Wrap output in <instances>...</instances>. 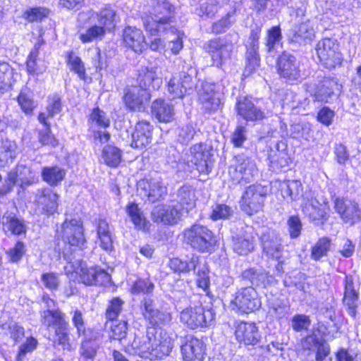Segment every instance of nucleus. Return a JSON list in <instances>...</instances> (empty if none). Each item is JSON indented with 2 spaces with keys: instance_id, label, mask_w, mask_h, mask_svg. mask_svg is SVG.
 <instances>
[{
  "instance_id": "40",
  "label": "nucleus",
  "mask_w": 361,
  "mask_h": 361,
  "mask_svg": "<svg viewBox=\"0 0 361 361\" xmlns=\"http://www.w3.org/2000/svg\"><path fill=\"white\" fill-rule=\"evenodd\" d=\"M269 274L262 268L252 267L244 270L241 274L242 280L250 282L252 286H266Z\"/></svg>"
},
{
  "instance_id": "57",
  "label": "nucleus",
  "mask_w": 361,
  "mask_h": 361,
  "mask_svg": "<svg viewBox=\"0 0 361 361\" xmlns=\"http://www.w3.org/2000/svg\"><path fill=\"white\" fill-rule=\"evenodd\" d=\"M216 12L217 4L216 0H202L200 1L199 7L196 9V13L200 16L212 17Z\"/></svg>"
},
{
  "instance_id": "51",
  "label": "nucleus",
  "mask_w": 361,
  "mask_h": 361,
  "mask_svg": "<svg viewBox=\"0 0 361 361\" xmlns=\"http://www.w3.org/2000/svg\"><path fill=\"white\" fill-rule=\"evenodd\" d=\"M99 25L104 26L108 30L115 27L116 12L111 8L106 7L97 13Z\"/></svg>"
},
{
  "instance_id": "20",
  "label": "nucleus",
  "mask_w": 361,
  "mask_h": 361,
  "mask_svg": "<svg viewBox=\"0 0 361 361\" xmlns=\"http://www.w3.org/2000/svg\"><path fill=\"white\" fill-rule=\"evenodd\" d=\"M141 304L142 307H143L142 314L144 318L152 326L151 329H154V327L162 324H166L171 321V314L166 312L161 311L156 308L154 301L150 298H144L141 302Z\"/></svg>"
},
{
  "instance_id": "63",
  "label": "nucleus",
  "mask_w": 361,
  "mask_h": 361,
  "mask_svg": "<svg viewBox=\"0 0 361 361\" xmlns=\"http://www.w3.org/2000/svg\"><path fill=\"white\" fill-rule=\"evenodd\" d=\"M26 249L24 243L21 241H18L13 247L10 248L6 251V255L11 262H19L23 256L25 254Z\"/></svg>"
},
{
  "instance_id": "33",
  "label": "nucleus",
  "mask_w": 361,
  "mask_h": 361,
  "mask_svg": "<svg viewBox=\"0 0 361 361\" xmlns=\"http://www.w3.org/2000/svg\"><path fill=\"white\" fill-rule=\"evenodd\" d=\"M254 248L255 237L251 228L243 231L233 237V249L236 253L245 255L253 251Z\"/></svg>"
},
{
  "instance_id": "32",
  "label": "nucleus",
  "mask_w": 361,
  "mask_h": 361,
  "mask_svg": "<svg viewBox=\"0 0 361 361\" xmlns=\"http://www.w3.org/2000/svg\"><path fill=\"white\" fill-rule=\"evenodd\" d=\"M281 194L283 198H289L291 201L302 200L305 202V196L311 190H304V187L300 180H284L280 184Z\"/></svg>"
},
{
  "instance_id": "31",
  "label": "nucleus",
  "mask_w": 361,
  "mask_h": 361,
  "mask_svg": "<svg viewBox=\"0 0 361 361\" xmlns=\"http://www.w3.org/2000/svg\"><path fill=\"white\" fill-rule=\"evenodd\" d=\"M181 345V353L185 361H202L204 355L203 343L192 336L186 337Z\"/></svg>"
},
{
  "instance_id": "13",
  "label": "nucleus",
  "mask_w": 361,
  "mask_h": 361,
  "mask_svg": "<svg viewBox=\"0 0 361 361\" xmlns=\"http://www.w3.org/2000/svg\"><path fill=\"white\" fill-rule=\"evenodd\" d=\"M302 202L301 208L303 214L316 226H322L328 219V212L325 205L319 203L314 192H308Z\"/></svg>"
},
{
  "instance_id": "58",
  "label": "nucleus",
  "mask_w": 361,
  "mask_h": 361,
  "mask_svg": "<svg viewBox=\"0 0 361 361\" xmlns=\"http://www.w3.org/2000/svg\"><path fill=\"white\" fill-rule=\"evenodd\" d=\"M109 338L115 340H122L125 338L127 331V322L125 321L113 320L111 325Z\"/></svg>"
},
{
  "instance_id": "28",
  "label": "nucleus",
  "mask_w": 361,
  "mask_h": 361,
  "mask_svg": "<svg viewBox=\"0 0 361 361\" xmlns=\"http://www.w3.org/2000/svg\"><path fill=\"white\" fill-rule=\"evenodd\" d=\"M123 38L126 46L136 53H142L147 47L142 31L135 27H126Z\"/></svg>"
},
{
  "instance_id": "41",
  "label": "nucleus",
  "mask_w": 361,
  "mask_h": 361,
  "mask_svg": "<svg viewBox=\"0 0 361 361\" xmlns=\"http://www.w3.org/2000/svg\"><path fill=\"white\" fill-rule=\"evenodd\" d=\"M176 204L179 208L188 213L195 205V194L189 186H183L177 192Z\"/></svg>"
},
{
  "instance_id": "36",
  "label": "nucleus",
  "mask_w": 361,
  "mask_h": 361,
  "mask_svg": "<svg viewBox=\"0 0 361 361\" xmlns=\"http://www.w3.org/2000/svg\"><path fill=\"white\" fill-rule=\"evenodd\" d=\"M338 86L336 79L324 78L316 86L314 97L318 102H328L334 94V90L338 89Z\"/></svg>"
},
{
  "instance_id": "62",
  "label": "nucleus",
  "mask_w": 361,
  "mask_h": 361,
  "mask_svg": "<svg viewBox=\"0 0 361 361\" xmlns=\"http://www.w3.org/2000/svg\"><path fill=\"white\" fill-rule=\"evenodd\" d=\"M311 324L310 317L305 314H295L291 319V326L295 331L307 330Z\"/></svg>"
},
{
  "instance_id": "26",
  "label": "nucleus",
  "mask_w": 361,
  "mask_h": 361,
  "mask_svg": "<svg viewBox=\"0 0 361 361\" xmlns=\"http://www.w3.org/2000/svg\"><path fill=\"white\" fill-rule=\"evenodd\" d=\"M315 37L313 24L310 20L301 23L295 29L292 30L288 35L289 42L304 45L312 41Z\"/></svg>"
},
{
  "instance_id": "10",
  "label": "nucleus",
  "mask_w": 361,
  "mask_h": 361,
  "mask_svg": "<svg viewBox=\"0 0 361 361\" xmlns=\"http://www.w3.org/2000/svg\"><path fill=\"white\" fill-rule=\"evenodd\" d=\"M195 71L192 68L188 71H182L174 75L168 83V90L173 98H183L195 86L193 75Z\"/></svg>"
},
{
  "instance_id": "60",
  "label": "nucleus",
  "mask_w": 361,
  "mask_h": 361,
  "mask_svg": "<svg viewBox=\"0 0 361 361\" xmlns=\"http://www.w3.org/2000/svg\"><path fill=\"white\" fill-rule=\"evenodd\" d=\"M124 302L119 298H114L109 302L106 311V318L115 320L122 310Z\"/></svg>"
},
{
  "instance_id": "34",
  "label": "nucleus",
  "mask_w": 361,
  "mask_h": 361,
  "mask_svg": "<svg viewBox=\"0 0 361 361\" xmlns=\"http://www.w3.org/2000/svg\"><path fill=\"white\" fill-rule=\"evenodd\" d=\"M237 111L246 121H257L264 118V113L257 109L252 102L247 98H240L237 103Z\"/></svg>"
},
{
  "instance_id": "52",
  "label": "nucleus",
  "mask_w": 361,
  "mask_h": 361,
  "mask_svg": "<svg viewBox=\"0 0 361 361\" xmlns=\"http://www.w3.org/2000/svg\"><path fill=\"white\" fill-rule=\"evenodd\" d=\"M235 12L228 13L224 17L214 23L212 32L216 35L225 32L235 23Z\"/></svg>"
},
{
  "instance_id": "45",
  "label": "nucleus",
  "mask_w": 361,
  "mask_h": 361,
  "mask_svg": "<svg viewBox=\"0 0 361 361\" xmlns=\"http://www.w3.org/2000/svg\"><path fill=\"white\" fill-rule=\"evenodd\" d=\"M123 152L116 146L108 145L105 146L102 152V159L105 164L115 168L121 162Z\"/></svg>"
},
{
  "instance_id": "53",
  "label": "nucleus",
  "mask_w": 361,
  "mask_h": 361,
  "mask_svg": "<svg viewBox=\"0 0 361 361\" xmlns=\"http://www.w3.org/2000/svg\"><path fill=\"white\" fill-rule=\"evenodd\" d=\"M106 30H108L104 26L94 25L89 27L85 33H81L80 39L82 42L87 43L96 39H101L105 35Z\"/></svg>"
},
{
  "instance_id": "16",
  "label": "nucleus",
  "mask_w": 361,
  "mask_h": 361,
  "mask_svg": "<svg viewBox=\"0 0 361 361\" xmlns=\"http://www.w3.org/2000/svg\"><path fill=\"white\" fill-rule=\"evenodd\" d=\"M75 271L79 275L81 281L88 286H102L110 279V276L105 270L97 266L87 267L82 262L75 269Z\"/></svg>"
},
{
  "instance_id": "8",
  "label": "nucleus",
  "mask_w": 361,
  "mask_h": 361,
  "mask_svg": "<svg viewBox=\"0 0 361 361\" xmlns=\"http://www.w3.org/2000/svg\"><path fill=\"white\" fill-rule=\"evenodd\" d=\"M36 181L37 178L30 168L23 164L18 165L14 170L8 173V179L0 189V192L1 195H6L11 192L16 185L25 188Z\"/></svg>"
},
{
  "instance_id": "38",
  "label": "nucleus",
  "mask_w": 361,
  "mask_h": 361,
  "mask_svg": "<svg viewBox=\"0 0 361 361\" xmlns=\"http://www.w3.org/2000/svg\"><path fill=\"white\" fill-rule=\"evenodd\" d=\"M152 112L160 122L167 123L173 119V107L164 100H155L152 105Z\"/></svg>"
},
{
  "instance_id": "6",
  "label": "nucleus",
  "mask_w": 361,
  "mask_h": 361,
  "mask_svg": "<svg viewBox=\"0 0 361 361\" xmlns=\"http://www.w3.org/2000/svg\"><path fill=\"white\" fill-rule=\"evenodd\" d=\"M229 174L238 183H249L258 174V169L254 159L240 154L235 157V164L231 167Z\"/></svg>"
},
{
  "instance_id": "46",
  "label": "nucleus",
  "mask_w": 361,
  "mask_h": 361,
  "mask_svg": "<svg viewBox=\"0 0 361 361\" xmlns=\"http://www.w3.org/2000/svg\"><path fill=\"white\" fill-rule=\"evenodd\" d=\"M39 121L44 125L42 130H39L38 140L42 145H49L53 147L58 145L57 140L51 134L49 125L46 121V114L40 113L38 116Z\"/></svg>"
},
{
  "instance_id": "64",
  "label": "nucleus",
  "mask_w": 361,
  "mask_h": 361,
  "mask_svg": "<svg viewBox=\"0 0 361 361\" xmlns=\"http://www.w3.org/2000/svg\"><path fill=\"white\" fill-rule=\"evenodd\" d=\"M18 102L23 112L27 115H31L32 114V111L35 108V104L30 94L24 92H20L18 97Z\"/></svg>"
},
{
  "instance_id": "27",
  "label": "nucleus",
  "mask_w": 361,
  "mask_h": 361,
  "mask_svg": "<svg viewBox=\"0 0 361 361\" xmlns=\"http://www.w3.org/2000/svg\"><path fill=\"white\" fill-rule=\"evenodd\" d=\"M151 94L145 90L133 86L124 95L127 107L133 111H140L150 100Z\"/></svg>"
},
{
  "instance_id": "23",
  "label": "nucleus",
  "mask_w": 361,
  "mask_h": 361,
  "mask_svg": "<svg viewBox=\"0 0 361 361\" xmlns=\"http://www.w3.org/2000/svg\"><path fill=\"white\" fill-rule=\"evenodd\" d=\"M199 101L202 108L207 113L217 111L221 106L219 97L214 91V85L207 82H204L198 90Z\"/></svg>"
},
{
  "instance_id": "61",
  "label": "nucleus",
  "mask_w": 361,
  "mask_h": 361,
  "mask_svg": "<svg viewBox=\"0 0 361 361\" xmlns=\"http://www.w3.org/2000/svg\"><path fill=\"white\" fill-rule=\"evenodd\" d=\"M198 268L197 271V284L199 288H201L204 291L207 292L209 290L210 285V279L209 276V270L205 265L197 267Z\"/></svg>"
},
{
  "instance_id": "49",
  "label": "nucleus",
  "mask_w": 361,
  "mask_h": 361,
  "mask_svg": "<svg viewBox=\"0 0 361 361\" xmlns=\"http://www.w3.org/2000/svg\"><path fill=\"white\" fill-rule=\"evenodd\" d=\"M98 349L97 342L92 338H87V336H85V340L82 342L79 353L80 357L85 360H93Z\"/></svg>"
},
{
  "instance_id": "19",
  "label": "nucleus",
  "mask_w": 361,
  "mask_h": 361,
  "mask_svg": "<svg viewBox=\"0 0 361 361\" xmlns=\"http://www.w3.org/2000/svg\"><path fill=\"white\" fill-rule=\"evenodd\" d=\"M182 215V209L173 204L159 205L152 211V219L154 222L168 225L177 224Z\"/></svg>"
},
{
  "instance_id": "14",
  "label": "nucleus",
  "mask_w": 361,
  "mask_h": 361,
  "mask_svg": "<svg viewBox=\"0 0 361 361\" xmlns=\"http://www.w3.org/2000/svg\"><path fill=\"white\" fill-rule=\"evenodd\" d=\"M190 161L201 173H209L212 170V147L204 142L194 145L190 149Z\"/></svg>"
},
{
  "instance_id": "11",
  "label": "nucleus",
  "mask_w": 361,
  "mask_h": 361,
  "mask_svg": "<svg viewBox=\"0 0 361 361\" xmlns=\"http://www.w3.org/2000/svg\"><path fill=\"white\" fill-rule=\"evenodd\" d=\"M277 68L279 75L288 83H296L302 78L300 62L293 54L283 52L278 58Z\"/></svg>"
},
{
  "instance_id": "3",
  "label": "nucleus",
  "mask_w": 361,
  "mask_h": 361,
  "mask_svg": "<svg viewBox=\"0 0 361 361\" xmlns=\"http://www.w3.org/2000/svg\"><path fill=\"white\" fill-rule=\"evenodd\" d=\"M268 188L260 184L252 185L244 192L240 201V208L246 214L252 216L264 207Z\"/></svg>"
},
{
  "instance_id": "1",
  "label": "nucleus",
  "mask_w": 361,
  "mask_h": 361,
  "mask_svg": "<svg viewBox=\"0 0 361 361\" xmlns=\"http://www.w3.org/2000/svg\"><path fill=\"white\" fill-rule=\"evenodd\" d=\"M174 7L168 0H157L153 13L142 17V23L147 32L157 35L159 32L176 33L177 28L171 25Z\"/></svg>"
},
{
  "instance_id": "37",
  "label": "nucleus",
  "mask_w": 361,
  "mask_h": 361,
  "mask_svg": "<svg viewBox=\"0 0 361 361\" xmlns=\"http://www.w3.org/2000/svg\"><path fill=\"white\" fill-rule=\"evenodd\" d=\"M358 298L359 293L354 288L352 277L345 276L343 303L348 307L349 314L353 317L356 315Z\"/></svg>"
},
{
  "instance_id": "42",
  "label": "nucleus",
  "mask_w": 361,
  "mask_h": 361,
  "mask_svg": "<svg viewBox=\"0 0 361 361\" xmlns=\"http://www.w3.org/2000/svg\"><path fill=\"white\" fill-rule=\"evenodd\" d=\"M281 39L282 34L280 25L273 26L267 30L264 42L266 52L274 56L277 52V47Z\"/></svg>"
},
{
  "instance_id": "25",
  "label": "nucleus",
  "mask_w": 361,
  "mask_h": 361,
  "mask_svg": "<svg viewBox=\"0 0 361 361\" xmlns=\"http://www.w3.org/2000/svg\"><path fill=\"white\" fill-rule=\"evenodd\" d=\"M157 67H142L139 71L137 78V84L135 87L147 90L149 93L151 89L158 90L162 80L157 73Z\"/></svg>"
},
{
  "instance_id": "47",
  "label": "nucleus",
  "mask_w": 361,
  "mask_h": 361,
  "mask_svg": "<svg viewBox=\"0 0 361 361\" xmlns=\"http://www.w3.org/2000/svg\"><path fill=\"white\" fill-rule=\"evenodd\" d=\"M65 176L66 171L59 166L44 167L42 171L43 180L51 186L59 185Z\"/></svg>"
},
{
  "instance_id": "9",
  "label": "nucleus",
  "mask_w": 361,
  "mask_h": 361,
  "mask_svg": "<svg viewBox=\"0 0 361 361\" xmlns=\"http://www.w3.org/2000/svg\"><path fill=\"white\" fill-rule=\"evenodd\" d=\"M231 305L243 313H250L261 307V300L257 292L252 286L242 288L235 294Z\"/></svg>"
},
{
  "instance_id": "59",
  "label": "nucleus",
  "mask_w": 361,
  "mask_h": 361,
  "mask_svg": "<svg viewBox=\"0 0 361 361\" xmlns=\"http://www.w3.org/2000/svg\"><path fill=\"white\" fill-rule=\"evenodd\" d=\"M13 69L6 62L0 63V90L5 89L11 84Z\"/></svg>"
},
{
  "instance_id": "5",
  "label": "nucleus",
  "mask_w": 361,
  "mask_h": 361,
  "mask_svg": "<svg viewBox=\"0 0 361 361\" xmlns=\"http://www.w3.org/2000/svg\"><path fill=\"white\" fill-rule=\"evenodd\" d=\"M215 313L212 309L205 310L202 305L183 309L180 315V321L191 329L212 325Z\"/></svg>"
},
{
  "instance_id": "54",
  "label": "nucleus",
  "mask_w": 361,
  "mask_h": 361,
  "mask_svg": "<svg viewBox=\"0 0 361 361\" xmlns=\"http://www.w3.org/2000/svg\"><path fill=\"white\" fill-rule=\"evenodd\" d=\"M126 212L135 226L140 229L145 228V218L135 203H130L126 207Z\"/></svg>"
},
{
  "instance_id": "18",
  "label": "nucleus",
  "mask_w": 361,
  "mask_h": 361,
  "mask_svg": "<svg viewBox=\"0 0 361 361\" xmlns=\"http://www.w3.org/2000/svg\"><path fill=\"white\" fill-rule=\"evenodd\" d=\"M335 209L343 221L353 226L361 219V210L357 203L350 200L336 199Z\"/></svg>"
},
{
  "instance_id": "48",
  "label": "nucleus",
  "mask_w": 361,
  "mask_h": 361,
  "mask_svg": "<svg viewBox=\"0 0 361 361\" xmlns=\"http://www.w3.org/2000/svg\"><path fill=\"white\" fill-rule=\"evenodd\" d=\"M65 314L59 310H47L41 313V322L47 327L58 326L66 322Z\"/></svg>"
},
{
  "instance_id": "43",
  "label": "nucleus",
  "mask_w": 361,
  "mask_h": 361,
  "mask_svg": "<svg viewBox=\"0 0 361 361\" xmlns=\"http://www.w3.org/2000/svg\"><path fill=\"white\" fill-rule=\"evenodd\" d=\"M16 157V145L8 139L0 141V167L12 163Z\"/></svg>"
},
{
  "instance_id": "22",
  "label": "nucleus",
  "mask_w": 361,
  "mask_h": 361,
  "mask_svg": "<svg viewBox=\"0 0 361 361\" xmlns=\"http://www.w3.org/2000/svg\"><path fill=\"white\" fill-rule=\"evenodd\" d=\"M235 336L238 342L245 345H255L261 338L255 323L241 322L235 326Z\"/></svg>"
},
{
  "instance_id": "50",
  "label": "nucleus",
  "mask_w": 361,
  "mask_h": 361,
  "mask_svg": "<svg viewBox=\"0 0 361 361\" xmlns=\"http://www.w3.org/2000/svg\"><path fill=\"white\" fill-rule=\"evenodd\" d=\"M68 323L66 321L56 326L54 343L61 345L65 350H71L68 333Z\"/></svg>"
},
{
  "instance_id": "15",
  "label": "nucleus",
  "mask_w": 361,
  "mask_h": 361,
  "mask_svg": "<svg viewBox=\"0 0 361 361\" xmlns=\"http://www.w3.org/2000/svg\"><path fill=\"white\" fill-rule=\"evenodd\" d=\"M207 49L214 63L220 67L230 59L233 44L226 38H216L209 42Z\"/></svg>"
},
{
  "instance_id": "55",
  "label": "nucleus",
  "mask_w": 361,
  "mask_h": 361,
  "mask_svg": "<svg viewBox=\"0 0 361 361\" xmlns=\"http://www.w3.org/2000/svg\"><path fill=\"white\" fill-rule=\"evenodd\" d=\"M331 240L327 237L320 238L312 249V257L314 260H319L326 256L330 249Z\"/></svg>"
},
{
  "instance_id": "35",
  "label": "nucleus",
  "mask_w": 361,
  "mask_h": 361,
  "mask_svg": "<svg viewBox=\"0 0 361 361\" xmlns=\"http://www.w3.org/2000/svg\"><path fill=\"white\" fill-rule=\"evenodd\" d=\"M200 257L195 254L187 255L185 259H171L169 263L170 269L176 273H188L195 271L199 264Z\"/></svg>"
},
{
  "instance_id": "29",
  "label": "nucleus",
  "mask_w": 361,
  "mask_h": 361,
  "mask_svg": "<svg viewBox=\"0 0 361 361\" xmlns=\"http://www.w3.org/2000/svg\"><path fill=\"white\" fill-rule=\"evenodd\" d=\"M1 223L4 231L6 233H11V235H21L27 232L25 220L15 212H6L2 216Z\"/></svg>"
},
{
  "instance_id": "17",
  "label": "nucleus",
  "mask_w": 361,
  "mask_h": 361,
  "mask_svg": "<svg viewBox=\"0 0 361 361\" xmlns=\"http://www.w3.org/2000/svg\"><path fill=\"white\" fill-rule=\"evenodd\" d=\"M173 346V340L166 333L161 332L157 336V333L154 331L148 359L151 360H161L170 355Z\"/></svg>"
},
{
  "instance_id": "12",
  "label": "nucleus",
  "mask_w": 361,
  "mask_h": 361,
  "mask_svg": "<svg viewBox=\"0 0 361 361\" xmlns=\"http://www.w3.org/2000/svg\"><path fill=\"white\" fill-rule=\"evenodd\" d=\"M137 187L152 203L164 200L168 194L166 184L157 175L140 180Z\"/></svg>"
},
{
  "instance_id": "7",
  "label": "nucleus",
  "mask_w": 361,
  "mask_h": 361,
  "mask_svg": "<svg viewBox=\"0 0 361 361\" xmlns=\"http://www.w3.org/2000/svg\"><path fill=\"white\" fill-rule=\"evenodd\" d=\"M57 234L61 236L66 244L70 246L82 248L86 243L82 224L80 220L67 219L56 230Z\"/></svg>"
},
{
  "instance_id": "39",
  "label": "nucleus",
  "mask_w": 361,
  "mask_h": 361,
  "mask_svg": "<svg viewBox=\"0 0 361 361\" xmlns=\"http://www.w3.org/2000/svg\"><path fill=\"white\" fill-rule=\"evenodd\" d=\"M58 195L53 192L50 188H44L38 190L37 201L43 209L49 213H54L58 207Z\"/></svg>"
},
{
  "instance_id": "44",
  "label": "nucleus",
  "mask_w": 361,
  "mask_h": 361,
  "mask_svg": "<svg viewBox=\"0 0 361 361\" xmlns=\"http://www.w3.org/2000/svg\"><path fill=\"white\" fill-rule=\"evenodd\" d=\"M39 47V43L36 44L27 59V71L30 75H35L41 74L45 71L46 69V67L40 63V60L38 58Z\"/></svg>"
},
{
  "instance_id": "24",
  "label": "nucleus",
  "mask_w": 361,
  "mask_h": 361,
  "mask_svg": "<svg viewBox=\"0 0 361 361\" xmlns=\"http://www.w3.org/2000/svg\"><path fill=\"white\" fill-rule=\"evenodd\" d=\"M154 331L155 329L147 328L145 336H135L133 341L126 346V352L133 355H139L141 357L148 359L149 348Z\"/></svg>"
},
{
  "instance_id": "21",
  "label": "nucleus",
  "mask_w": 361,
  "mask_h": 361,
  "mask_svg": "<svg viewBox=\"0 0 361 361\" xmlns=\"http://www.w3.org/2000/svg\"><path fill=\"white\" fill-rule=\"evenodd\" d=\"M263 253L279 260L281 258L283 247L279 235L274 231L267 229L260 236Z\"/></svg>"
},
{
  "instance_id": "30",
  "label": "nucleus",
  "mask_w": 361,
  "mask_h": 361,
  "mask_svg": "<svg viewBox=\"0 0 361 361\" xmlns=\"http://www.w3.org/2000/svg\"><path fill=\"white\" fill-rule=\"evenodd\" d=\"M152 135V126L149 122L146 121L137 122L132 134L131 146L137 149L145 147L151 142Z\"/></svg>"
},
{
  "instance_id": "56",
  "label": "nucleus",
  "mask_w": 361,
  "mask_h": 361,
  "mask_svg": "<svg viewBox=\"0 0 361 361\" xmlns=\"http://www.w3.org/2000/svg\"><path fill=\"white\" fill-rule=\"evenodd\" d=\"M68 64L71 66V70L77 73L80 78L85 79V68L84 64L80 58L73 52H69L68 54Z\"/></svg>"
},
{
  "instance_id": "2",
  "label": "nucleus",
  "mask_w": 361,
  "mask_h": 361,
  "mask_svg": "<svg viewBox=\"0 0 361 361\" xmlns=\"http://www.w3.org/2000/svg\"><path fill=\"white\" fill-rule=\"evenodd\" d=\"M185 244L201 253H211L217 243L216 236L212 231L200 224L186 228L183 233Z\"/></svg>"
},
{
  "instance_id": "4",
  "label": "nucleus",
  "mask_w": 361,
  "mask_h": 361,
  "mask_svg": "<svg viewBox=\"0 0 361 361\" xmlns=\"http://www.w3.org/2000/svg\"><path fill=\"white\" fill-rule=\"evenodd\" d=\"M316 51L320 61L326 68L333 69L342 64L343 59L336 39L324 38L319 40Z\"/></svg>"
}]
</instances>
